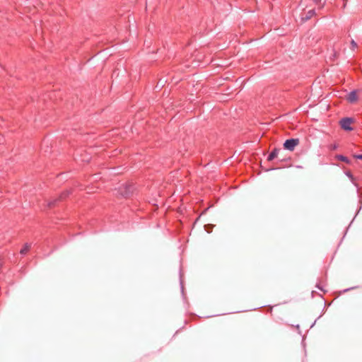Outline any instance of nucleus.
Listing matches in <instances>:
<instances>
[{
    "label": "nucleus",
    "mask_w": 362,
    "mask_h": 362,
    "mask_svg": "<svg viewBox=\"0 0 362 362\" xmlns=\"http://www.w3.org/2000/svg\"><path fill=\"white\" fill-rule=\"evenodd\" d=\"M299 144L298 139H290L286 140L284 144V148L289 151H293L295 147Z\"/></svg>",
    "instance_id": "1"
},
{
    "label": "nucleus",
    "mask_w": 362,
    "mask_h": 362,
    "mask_svg": "<svg viewBox=\"0 0 362 362\" xmlns=\"http://www.w3.org/2000/svg\"><path fill=\"white\" fill-rule=\"evenodd\" d=\"M352 122H353L352 119L349 118V117H345L340 120V125L343 129L346 130V131H351V130H352V127H351Z\"/></svg>",
    "instance_id": "2"
},
{
    "label": "nucleus",
    "mask_w": 362,
    "mask_h": 362,
    "mask_svg": "<svg viewBox=\"0 0 362 362\" xmlns=\"http://www.w3.org/2000/svg\"><path fill=\"white\" fill-rule=\"evenodd\" d=\"M358 100V95L356 90H353L347 95V100L350 103H355Z\"/></svg>",
    "instance_id": "3"
},
{
    "label": "nucleus",
    "mask_w": 362,
    "mask_h": 362,
    "mask_svg": "<svg viewBox=\"0 0 362 362\" xmlns=\"http://www.w3.org/2000/svg\"><path fill=\"white\" fill-rule=\"evenodd\" d=\"M315 15V11L314 9L309 10L305 15V16L302 17L303 21H308L310 19Z\"/></svg>",
    "instance_id": "4"
},
{
    "label": "nucleus",
    "mask_w": 362,
    "mask_h": 362,
    "mask_svg": "<svg viewBox=\"0 0 362 362\" xmlns=\"http://www.w3.org/2000/svg\"><path fill=\"white\" fill-rule=\"evenodd\" d=\"M30 247H31L30 243L24 244L23 247L20 250L21 255H26L28 252V251L30 250Z\"/></svg>",
    "instance_id": "5"
},
{
    "label": "nucleus",
    "mask_w": 362,
    "mask_h": 362,
    "mask_svg": "<svg viewBox=\"0 0 362 362\" xmlns=\"http://www.w3.org/2000/svg\"><path fill=\"white\" fill-rule=\"evenodd\" d=\"M278 153H279V150L277 149H274L269 155L268 156V160H272L273 159H274L275 158L277 157V155H278Z\"/></svg>",
    "instance_id": "6"
},
{
    "label": "nucleus",
    "mask_w": 362,
    "mask_h": 362,
    "mask_svg": "<svg viewBox=\"0 0 362 362\" xmlns=\"http://www.w3.org/2000/svg\"><path fill=\"white\" fill-rule=\"evenodd\" d=\"M336 158H337V160H341V161H343V162H344V163H347V164H349V163H350V160H349V159L347 157L344 156H342V155H337V156H336Z\"/></svg>",
    "instance_id": "7"
},
{
    "label": "nucleus",
    "mask_w": 362,
    "mask_h": 362,
    "mask_svg": "<svg viewBox=\"0 0 362 362\" xmlns=\"http://www.w3.org/2000/svg\"><path fill=\"white\" fill-rule=\"evenodd\" d=\"M346 176H347V177H349L350 178V180H351V182H352L354 185L357 186V184H356V179H355V177L353 176V175L351 174V173L350 171H347V172H346Z\"/></svg>",
    "instance_id": "8"
},
{
    "label": "nucleus",
    "mask_w": 362,
    "mask_h": 362,
    "mask_svg": "<svg viewBox=\"0 0 362 362\" xmlns=\"http://www.w3.org/2000/svg\"><path fill=\"white\" fill-rule=\"evenodd\" d=\"M351 47H352L353 49H354L356 47H357V44L354 40H351Z\"/></svg>",
    "instance_id": "9"
},
{
    "label": "nucleus",
    "mask_w": 362,
    "mask_h": 362,
    "mask_svg": "<svg viewBox=\"0 0 362 362\" xmlns=\"http://www.w3.org/2000/svg\"><path fill=\"white\" fill-rule=\"evenodd\" d=\"M354 158H356V159L362 160V154H356V155H354Z\"/></svg>",
    "instance_id": "10"
},
{
    "label": "nucleus",
    "mask_w": 362,
    "mask_h": 362,
    "mask_svg": "<svg viewBox=\"0 0 362 362\" xmlns=\"http://www.w3.org/2000/svg\"><path fill=\"white\" fill-rule=\"evenodd\" d=\"M68 194H69V193H68V192H66L62 193V194L61 195V199H64V198H65L66 197H67V196H68Z\"/></svg>",
    "instance_id": "11"
},
{
    "label": "nucleus",
    "mask_w": 362,
    "mask_h": 362,
    "mask_svg": "<svg viewBox=\"0 0 362 362\" xmlns=\"http://www.w3.org/2000/svg\"><path fill=\"white\" fill-rule=\"evenodd\" d=\"M337 147H338V146H337V144H333V145H332V146H330V149H331V150H335V149H337Z\"/></svg>",
    "instance_id": "12"
},
{
    "label": "nucleus",
    "mask_w": 362,
    "mask_h": 362,
    "mask_svg": "<svg viewBox=\"0 0 362 362\" xmlns=\"http://www.w3.org/2000/svg\"><path fill=\"white\" fill-rule=\"evenodd\" d=\"M313 1H315V3H317L320 1V0H313Z\"/></svg>",
    "instance_id": "13"
}]
</instances>
